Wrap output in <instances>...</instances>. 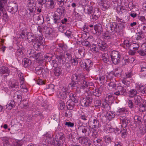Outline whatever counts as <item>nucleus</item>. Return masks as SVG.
I'll return each instance as SVG.
<instances>
[{
  "label": "nucleus",
  "mask_w": 146,
  "mask_h": 146,
  "mask_svg": "<svg viewBox=\"0 0 146 146\" xmlns=\"http://www.w3.org/2000/svg\"><path fill=\"white\" fill-rule=\"evenodd\" d=\"M27 35L28 42H32L35 49L38 50H40L44 41V38L42 35L35 36L31 33H28Z\"/></svg>",
  "instance_id": "nucleus-1"
},
{
  "label": "nucleus",
  "mask_w": 146,
  "mask_h": 146,
  "mask_svg": "<svg viewBox=\"0 0 146 146\" xmlns=\"http://www.w3.org/2000/svg\"><path fill=\"white\" fill-rule=\"evenodd\" d=\"M57 96L60 99L65 100L69 96L70 99L69 100L75 102H77L76 98V95L73 93H71L68 88L66 86H63L58 91L57 94Z\"/></svg>",
  "instance_id": "nucleus-2"
},
{
  "label": "nucleus",
  "mask_w": 146,
  "mask_h": 146,
  "mask_svg": "<svg viewBox=\"0 0 146 146\" xmlns=\"http://www.w3.org/2000/svg\"><path fill=\"white\" fill-rule=\"evenodd\" d=\"M90 132V129L87 126H80L78 128V134L80 137H84L89 135Z\"/></svg>",
  "instance_id": "nucleus-3"
},
{
  "label": "nucleus",
  "mask_w": 146,
  "mask_h": 146,
  "mask_svg": "<svg viewBox=\"0 0 146 146\" xmlns=\"http://www.w3.org/2000/svg\"><path fill=\"white\" fill-rule=\"evenodd\" d=\"M53 22L56 25H60L61 23L62 24L66 25V23L68 21L67 18H62L56 14H54L53 17Z\"/></svg>",
  "instance_id": "nucleus-4"
},
{
  "label": "nucleus",
  "mask_w": 146,
  "mask_h": 146,
  "mask_svg": "<svg viewBox=\"0 0 146 146\" xmlns=\"http://www.w3.org/2000/svg\"><path fill=\"white\" fill-rule=\"evenodd\" d=\"M93 65V62L89 59L82 60L81 61V67L87 71L89 72L90 69Z\"/></svg>",
  "instance_id": "nucleus-5"
},
{
  "label": "nucleus",
  "mask_w": 146,
  "mask_h": 146,
  "mask_svg": "<svg viewBox=\"0 0 146 146\" xmlns=\"http://www.w3.org/2000/svg\"><path fill=\"white\" fill-rule=\"evenodd\" d=\"M88 123L94 129H98L101 126L97 118L93 115L89 118Z\"/></svg>",
  "instance_id": "nucleus-6"
},
{
  "label": "nucleus",
  "mask_w": 146,
  "mask_h": 146,
  "mask_svg": "<svg viewBox=\"0 0 146 146\" xmlns=\"http://www.w3.org/2000/svg\"><path fill=\"white\" fill-rule=\"evenodd\" d=\"M88 123L94 129H98L101 126L97 118L93 115L89 118Z\"/></svg>",
  "instance_id": "nucleus-7"
},
{
  "label": "nucleus",
  "mask_w": 146,
  "mask_h": 146,
  "mask_svg": "<svg viewBox=\"0 0 146 146\" xmlns=\"http://www.w3.org/2000/svg\"><path fill=\"white\" fill-rule=\"evenodd\" d=\"M27 7V18L29 19H31L35 13L36 7L34 5L32 4L31 1L29 3Z\"/></svg>",
  "instance_id": "nucleus-8"
},
{
  "label": "nucleus",
  "mask_w": 146,
  "mask_h": 146,
  "mask_svg": "<svg viewBox=\"0 0 146 146\" xmlns=\"http://www.w3.org/2000/svg\"><path fill=\"white\" fill-rule=\"evenodd\" d=\"M119 27L117 23L115 22L111 23L107 26L106 29L110 33H112L113 34L116 32L119 31Z\"/></svg>",
  "instance_id": "nucleus-9"
},
{
  "label": "nucleus",
  "mask_w": 146,
  "mask_h": 146,
  "mask_svg": "<svg viewBox=\"0 0 146 146\" xmlns=\"http://www.w3.org/2000/svg\"><path fill=\"white\" fill-rule=\"evenodd\" d=\"M93 100L92 97H86L81 99L80 103L82 106L84 107H86L91 105Z\"/></svg>",
  "instance_id": "nucleus-10"
},
{
  "label": "nucleus",
  "mask_w": 146,
  "mask_h": 146,
  "mask_svg": "<svg viewBox=\"0 0 146 146\" xmlns=\"http://www.w3.org/2000/svg\"><path fill=\"white\" fill-rule=\"evenodd\" d=\"M46 30L44 32L45 36L48 39L51 40L53 37L55 36L56 33L52 29L47 27H46Z\"/></svg>",
  "instance_id": "nucleus-11"
},
{
  "label": "nucleus",
  "mask_w": 146,
  "mask_h": 146,
  "mask_svg": "<svg viewBox=\"0 0 146 146\" xmlns=\"http://www.w3.org/2000/svg\"><path fill=\"white\" fill-rule=\"evenodd\" d=\"M10 69L7 66H2L0 67V74L1 76L6 78L10 74Z\"/></svg>",
  "instance_id": "nucleus-12"
},
{
  "label": "nucleus",
  "mask_w": 146,
  "mask_h": 146,
  "mask_svg": "<svg viewBox=\"0 0 146 146\" xmlns=\"http://www.w3.org/2000/svg\"><path fill=\"white\" fill-rule=\"evenodd\" d=\"M22 92L19 90L15 92L13 96V100L16 103L18 104H20L22 100Z\"/></svg>",
  "instance_id": "nucleus-13"
},
{
  "label": "nucleus",
  "mask_w": 146,
  "mask_h": 146,
  "mask_svg": "<svg viewBox=\"0 0 146 146\" xmlns=\"http://www.w3.org/2000/svg\"><path fill=\"white\" fill-rule=\"evenodd\" d=\"M78 140L80 143L85 146H89L91 144L90 140L86 136L82 137H80L78 138Z\"/></svg>",
  "instance_id": "nucleus-14"
},
{
  "label": "nucleus",
  "mask_w": 146,
  "mask_h": 146,
  "mask_svg": "<svg viewBox=\"0 0 146 146\" xmlns=\"http://www.w3.org/2000/svg\"><path fill=\"white\" fill-rule=\"evenodd\" d=\"M114 94L117 96H125L127 94L126 90L122 86H120L117 87V91L114 92Z\"/></svg>",
  "instance_id": "nucleus-15"
},
{
  "label": "nucleus",
  "mask_w": 146,
  "mask_h": 146,
  "mask_svg": "<svg viewBox=\"0 0 146 146\" xmlns=\"http://www.w3.org/2000/svg\"><path fill=\"white\" fill-rule=\"evenodd\" d=\"M18 9V5L14 3H12L11 5L9 6L7 8V10L12 14L15 13L17 11Z\"/></svg>",
  "instance_id": "nucleus-16"
},
{
  "label": "nucleus",
  "mask_w": 146,
  "mask_h": 146,
  "mask_svg": "<svg viewBox=\"0 0 146 146\" xmlns=\"http://www.w3.org/2000/svg\"><path fill=\"white\" fill-rule=\"evenodd\" d=\"M100 8L103 11H105L110 6V3L107 1L101 0L99 3Z\"/></svg>",
  "instance_id": "nucleus-17"
},
{
  "label": "nucleus",
  "mask_w": 146,
  "mask_h": 146,
  "mask_svg": "<svg viewBox=\"0 0 146 146\" xmlns=\"http://www.w3.org/2000/svg\"><path fill=\"white\" fill-rule=\"evenodd\" d=\"M100 13L99 12L98 9L97 8H95L93 13V14L90 16L91 21H94L98 19L100 17Z\"/></svg>",
  "instance_id": "nucleus-18"
},
{
  "label": "nucleus",
  "mask_w": 146,
  "mask_h": 146,
  "mask_svg": "<svg viewBox=\"0 0 146 146\" xmlns=\"http://www.w3.org/2000/svg\"><path fill=\"white\" fill-rule=\"evenodd\" d=\"M120 119L122 128H125L130 122V120L128 118L125 116H121Z\"/></svg>",
  "instance_id": "nucleus-19"
},
{
  "label": "nucleus",
  "mask_w": 146,
  "mask_h": 146,
  "mask_svg": "<svg viewBox=\"0 0 146 146\" xmlns=\"http://www.w3.org/2000/svg\"><path fill=\"white\" fill-rule=\"evenodd\" d=\"M36 73L38 75H40L41 77L45 76L46 75V72L45 70L42 67L39 66L35 68Z\"/></svg>",
  "instance_id": "nucleus-20"
},
{
  "label": "nucleus",
  "mask_w": 146,
  "mask_h": 146,
  "mask_svg": "<svg viewBox=\"0 0 146 146\" xmlns=\"http://www.w3.org/2000/svg\"><path fill=\"white\" fill-rule=\"evenodd\" d=\"M145 129L143 125H141L139 126V129L137 131V134L139 137H142L146 133Z\"/></svg>",
  "instance_id": "nucleus-21"
},
{
  "label": "nucleus",
  "mask_w": 146,
  "mask_h": 146,
  "mask_svg": "<svg viewBox=\"0 0 146 146\" xmlns=\"http://www.w3.org/2000/svg\"><path fill=\"white\" fill-rule=\"evenodd\" d=\"M135 88L137 90H139L141 93L143 94H146V86H143L139 83L135 84Z\"/></svg>",
  "instance_id": "nucleus-22"
},
{
  "label": "nucleus",
  "mask_w": 146,
  "mask_h": 146,
  "mask_svg": "<svg viewBox=\"0 0 146 146\" xmlns=\"http://www.w3.org/2000/svg\"><path fill=\"white\" fill-rule=\"evenodd\" d=\"M117 12L121 16H123L127 11L126 7L124 6H119L117 8Z\"/></svg>",
  "instance_id": "nucleus-23"
},
{
  "label": "nucleus",
  "mask_w": 146,
  "mask_h": 146,
  "mask_svg": "<svg viewBox=\"0 0 146 146\" xmlns=\"http://www.w3.org/2000/svg\"><path fill=\"white\" fill-rule=\"evenodd\" d=\"M94 29L96 33L98 35H100L103 31L102 25L100 24H97L94 26Z\"/></svg>",
  "instance_id": "nucleus-24"
},
{
  "label": "nucleus",
  "mask_w": 146,
  "mask_h": 146,
  "mask_svg": "<svg viewBox=\"0 0 146 146\" xmlns=\"http://www.w3.org/2000/svg\"><path fill=\"white\" fill-rule=\"evenodd\" d=\"M77 102L71 100H68L66 103L67 109L68 110H73L76 106V104Z\"/></svg>",
  "instance_id": "nucleus-25"
},
{
  "label": "nucleus",
  "mask_w": 146,
  "mask_h": 146,
  "mask_svg": "<svg viewBox=\"0 0 146 146\" xmlns=\"http://www.w3.org/2000/svg\"><path fill=\"white\" fill-rule=\"evenodd\" d=\"M68 46L64 44H58V48L59 51V53L65 52L68 49Z\"/></svg>",
  "instance_id": "nucleus-26"
},
{
  "label": "nucleus",
  "mask_w": 146,
  "mask_h": 146,
  "mask_svg": "<svg viewBox=\"0 0 146 146\" xmlns=\"http://www.w3.org/2000/svg\"><path fill=\"white\" fill-rule=\"evenodd\" d=\"M55 86L52 84H49L44 89L45 92H48L49 94H51L54 93V91Z\"/></svg>",
  "instance_id": "nucleus-27"
},
{
  "label": "nucleus",
  "mask_w": 146,
  "mask_h": 146,
  "mask_svg": "<svg viewBox=\"0 0 146 146\" xmlns=\"http://www.w3.org/2000/svg\"><path fill=\"white\" fill-rule=\"evenodd\" d=\"M81 83V85L80 88L82 89H84L88 86H92L93 84L92 82H89L84 80H83Z\"/></svg>",
  "instance_id": "nucleus-28"
},
{
  "label": "nucleus",
  "mask_w": 146,
  "mask_h": 146,
  "mask_svg": "<svg viewBox=\"0 0 146 146\" xmlns=\"http://www.w3.org/2000/svg\"><path fill=\"white\" fill-rule=\"evenodd\" d=\"M128 113V110L125 107L119 108L116 112L117 115H122L123 114H126Z\"/></svg>",
  "instance_id": "nucleus-29"
},
{
  "label": "nucleus",
  "mask_w": 146,
  "mask_h": 146,
  "mask_svg": "<svg viewBox=\"0 0 146 146\" xmlns=\"http://www.w3.org/2000/svg\"><path fill=\"white\" fill-rule=\"evenodd\" d=\"M138 92L135 89H130L128 92L129 97L131 98H133L136 96Z\"/></svg>",
  "instance_id": "nucleus-30"
},
{
  "label": "nucleus",
  "mask_w": 146,
  "mask_h": 146,
  "mask_svg": "<svg viewBox=\"0 0 146 146\" xmlns=\"http://www.w3.org/2000/svg\"><path fill=\"white\" fill-rule=\"evenodd\" d=\"M72 76H74L76 78L75 82H76L78 83V82L81 83L82 81L84 80V76L81 74H74Z\"/></svg>",
  "instance_id": "nucleus-31"
},
{
  "label": "nucleus",
  "mask_w": 146,
  "mask_h": 146,
  "mask_svg": "<svg viewBox=\"0 0 146 146\" xmlns=\"http://www.w3.org/2000/svg\"><path fill=\"white\" fill-rule=\"evenodd\" d=\"M131 43V42L129 40H126L124 41L123 43L121 44L120 45L126 49H130Z\"/></svg>",
  "instance_id": "nucleus-32"
},
{
  "label": "nucleus",
  "mask_w": 146,
  "mask_h": 146,
  "mask_svg": "<svg viewBox=\"0 0 146 146\" xmlns=\"http://www.w3.org/2000/svg\"><path fill=\"white\" fill-rule=\"evenodd\" d=\"M98 44L100 50L102 51H103L105 50L106 44L105 42L103 41L102 40H101L98 43Z\"/></svg>",
  "instance_id": "nucleus-33"
},
{
  "label": "nucleus",
  "mask_w": 146,
  "mask_h": 146,
  "mask_svg": "<svg viewBox=\"0 0 146 146\" xmlns=\"http://www.w3.org/2000/svg\"><path fill=\"white\" fill-rule=\"evenodd\" d=\"M65 11L64 7L62 6H59L56 9V11L61 17L65 15Z\"/></svg>",
  "instance_id": "nucleus-34"
},
{
  "label": "nucleus",
  "mask_w": 146,
  "mask_h": 146,
  "mask_svg": "<svg viewBox=\"0 0 146 146\" xmlns=\"http://www.w3.org/2000/svg\"><path fill=\"white\" fill-rule=\"evenodd\" d=\"M44 54L43 52L36 53L34 58L38 61H42L43 59Z\"/></svg>",
  "instance_id": "nucleus-35"
},
{
  "label": "nucleus",
  "mask_w": 146,
  "mask_h": 146,
  "mask_svg": "<svg viewBox=\"0 0 146 146\" xmlns=\"http://www.w3.org/2000/svg\"><path fill=\"white\" fill-rule=\"evenodd\" d=\"M23 47L22 45L19 46L16 53V55H18L20 58L22 57L23 54Z\"/></svg>",
  "instance_id": "nucleus-36"
},
{
  "label": "nucleus",
  "mask_w": 146,
  "mask_h": 146,
  "mask_svg": "<svg viewBox=\"0 0 146 146\" xmlns=\"http://www.w3.org/2000/svg\"><path fill=\"white\" fill-rule=\"evenodd\" d=\"M102 90L101 88L96 89L93 91V95L96 96L100 97L101 95Z\"/></svg>",
  "instance_id": "nucleus-37"
},
{
  "label": "nucleus",
  "mask_w": 146,
  "mask_h": 146,
  "mask_svg": "<svg viewBox=\"0 0 146 146\" xmlns=\"http://www.w3.org/2000/svg\"><path fill=\"white\" fill-rule=\"evenodd\" d=\"M142 119V117L138 115H135L134 118V120L135 123L136 124V126H137V125H142L141 124V120Z\"/></svg>",
  "instance_id": "nucleus-38"
},
{
  "label": "nucleus",
  "mask_w": 146,
  "mask_h": 146,
  "mask_svg": "<svg viewBox=\"0 0 146 146\" xmlns=\"http://www.w3.org/2000/svg\"><path fill=\"white\" fill-rule=\"evenodd\" d=\"M56 139H57V140H56V142L58 141V142L60 143V142L61 144L63 142L62 140L64 137V134L62 133H60L56 135Z\"/></svg>",
  "instance_id": "nucleus-39"
},
{
  "label": "nucleus",
  "mask_w": 146,
  "mask_h": 146,
  "mask_svg": "<svg viewBox=\"0 0 146 146\" xmlns=\"http://www.w3.org/2000/svg\"><path fill=\"white\" fill-rule=\"evenodd\" d=\"M16 103L13 100H11L9 102H8L6 106V109L8 110H10L15 107V104Z\"/></svg>",
  "instance_id": "nucleus-40"
},
{
  "label": "nucleus",
  "mask_w": 146,
  "mask_h": 146,
  "mask_svg": "<svg viewBox=\"0 0 146 146\" xmlns=\"http://www.w3.org/2000/svg\"><path fill=\"white\" fill-rule=\"evenodd\" d=\"M105 100L109 103H112L114 100L113 94H110L107 95L106 98Z\"/></svg>",
  "instance_id": "nucleus-41"
},
{
  "label": "nucleus",
  "mask_w": 146,
  "mask_h": 146,
  "mask_svg": "<svg viewBox=\"0 0 146 146\" xmlns=\"http://www.w3.org/2000/svg\"><path fill=\"white\" fill-rule=\"evenodd\" d=\"M122 72V70L121 69L117 68L114 70L112 72V74L113 75L116 77L121 75Z\"/></svg>",
  "instance_id": "nucleus-42"
},
{
  "label": "nucleus",
  "mask_w": 146,
  "mask_h": 146,
  "mask_svg": "<svg viewBox=\"0 0 146 146\" xmlns=\"http://www.w3.org/2000/svg\"><path fill=\"white\" fill-rule=\"evenodd\" d=\"M59 55H57L55 56L56 59L58 60L59 62H61V60L65 59L66 57L63 53H59Z\"/></svg>",
  "instance_id": "nucleus-43"
},
{
  "label": "nucleus",
  "mask_w": 146,
  "mask_h": 146,
  "mask_svg": "<svg viewBox=\"0 0 146 146\" xmlns=\"http://www.w3.org/2000/svg\"><path fill=\"white\" fill-rule=\"evenodd\" d=\"M76 78L74 76H71V81L69 85L70 87L74 88L76 84H78L76 82H75V80H76Z\"/></svg>",
  "instance_id": "nucleus-44"
},
{
  "label": "nucleus",
  "mask_w": 146,
  "mask_h": 146,
  "mask_svg": "<svg viewBox=\"0 0 146 146\" xmlns=\"http://www.w3.org/2000/svg\"><path fill=\"white\" fill-rule=\"evenodd\" d=\"M84 10L86 11V13L88 14H90L93 12V8L91 5H88L85 6Z\"/></svg>",
  "instance_id": "nucleus-45"
},
{
  "label": "nucleus",
  "mask_w": 146,
  "mask_h": 146,
  "mask_svg": "<svg viewBox=\"0 0 146 146\" xmlns=\"http://www.w3.org/2000/svg\"><path fill=\"white\" fill-rule=\"evenodd\" d=\"M80 59L78 58L75 57L73 58H71V60H70V61L73 66H77L78 64V61Z\"/></svg>",
  "instance_id": "nucleus-46"
},
{
  "label": "nucleus",
  "mask_w": 146,
  "mask_h": 146,
  "mask_svg": "<svg viewBox=\"0 0 146 146\" xmlns=\"http://www.w3.org/2000/svg\"><path fill=\"white\" fill-rule=\"evenodd\" d=\"M24 67L26 68L30 66L32 63L31 61L28 58H25L23 61Z\"/></svg>",
  "instance_id": "nucleus-47"
},
{
  "label": "nucleus",
  "mask_w": 146,
  "mask_h": 146,
  "mask_svg": "<svg viewBox=\"0 0 146 146\" xmlns=\"http://www.w3.org/2000/svg\"><path fill=\"white\" fill-rule=\"evenodd\" d=\"M19 83L18 82L12 84L10 86L12 90L14 91L18 90L19 89Z\"/></svg>",
  "instance_id": "nucleus-48"
},
{
  "label": "nucleus",
  "mask_w": 146,
  "mask_h": 146,
  "mask_svg": "<svg viewBox=\"0 0 146 146\" xmlns=\"http://www.w3.org/2000/svg\"><path fill=\"white\" fill-rule=\"evenodd\" d=\"M139 46V44L138 43H131L129 49L131 50H133V51H135L138 49Z\"/></svg>",
  "instance_id": "nucleus-49"
},
{
  "label": "nucleus",
  "mask_w": 146,
  "mask_h": 146,
  "mask_svg": "<svg viewBox=\"0 0 146 146\" xmlns=\"http://www.w3.org/2000/svg\"><path fill=\"white\" fill-rule=\"evenodd\" d=\"M47 3L50 8L53 9L55 7V0H48Z\"/></svg>",
  "instance_id": "nucleus-50"
},
{
  "label": "nucleus",
  "mask_w": 146,
  "mask_h": 146,
  "mask_svg": "<svg viewBox=\"0 0 146 146\" xmlns=\"http://www.w3.org/2000/svg\"><path fill=\"white\" fill-rule=\"evenodd\" d=\"M103 139L106 145H108L111 142V139L109 135H104L103 137Z\"/></svg>",
  "instance_id": "nucleus-51"
},
{
  "label": "nucleus",
  "mask_w": 146,
  "mask_h": 146,
  "mask_svg": "<svg viewBox=\"0 0 146 146\" xmlns=\"http://www.w3.org/2000/svg\"><path fill=\"white\" fill-rule=\"evenodd\" d=\"M134 103L136 105H140L141 103L142 98L141 96L139 95L137 96L134 98Z\"/></svg>",
  "instance_id": "nucleus-52"
},
{
  "label": "nucleus",
  "mask_w": 146,
  "mask_h": 146,
  "mask_svg": "<svg viewBox=\"0 0 146 146\" xmlns=\"http://www.w3.org/2000/svg\"><path fill=\"white\" fill-rule=\"evenodd\" d=\"M121 56H117V58L113 57L111 58V61L113 64L115 65L118 64L120 62Z\"/></svg>",
  "instance_id": "nucleus-53"
},
{
  "label": "nucleus",
  "mask_w": 146,
  "mask_h": 146,
  "mask_svg": "<svg viewBox=\"0 0 146 146\" xmlns=\"http://www.w3.org/2000/svg\"><path fill=\"white\" fill-rule=\"evenodd\" d=\"M56 25L57 26V28H58L59 31L63 33L66 29V25H63L60 24V25Z\"/></svg>",
  "instance_id": "nucleus-54"
},
{
  "label": "nucleus",
  "mask_w": 146,
  "mask_h": 146,
  "mask_svg": "<svg viewBox=\"0 0 146 146\" xmlns=\"http://www.w3.org/2000/svg\"><path fill=\"white\" fill-rule=\"evenodd\" d=\"M145 36L144 34L140 32L136 33V39L137 40H141Z\"/></svg>",
  "instance_id": "nucleus-55"
},
{
  "label": "nucleus",
  "mask_w": 146,
  "mask_h": 146,
  "mask_svg": "<svg viewBox=\"0 0 146 146\" xmlns=\"http://www.w3.org/2000/svg\"><path fill=\"white\" fill-rule=\"evenodd\" d=\"M78 52L81 57H83L85 56V50L83 47H80L78 49Z\"/></svg>",
  "instance_id": "nucleus-56"
},
{
  "label": "nucleus",
  "mask_w": 146,
  "mask_h": 146,
  "mask_svg": "<svg viewBox=\"0 0 146 146\" xmlns=\"http://www.w3.org/2000/svg\"><path fill=\"white\" fill-rule=\"evenodd\" d=\"M139 110L142 112L145 111L146 110V101L143 100V103L139 105Z\"/></svg>",
  "instance_id": "nucleus-57"
},
{
  "label": "nucleus",
  "mask_w": 146,
  "mask_h": 146,
  "mask_svg": "<svg viewBox=\"0 0 146 146\" xmlns=\"http://www.w3.org/2000/svg\"><path fill=\"white\" fill-rule=\"evenodd\" d=\"M94 143L95 145L97 146H102L103 144V141L101 139H97L94 140Z\"/></svg>",
  "instance_id": "nucleus-58"
},
{
  "label": "nucleus",
  "mask_w": 146,
  "mask_h": 146,
  "mask_svg": "<svg viewBox=\"0 0 146 146\" xmlns=\"http://www.w3.org/2000/svg\"><path fill=\"white\" fill-rule=\"evenodd\" d=\"M94 104L96 108H99L101 106V101L100 99H96Z\"/></svg>",
  "instance_id": "nucleus-59"
},
{
  "label": "nucleus",
  "mask_w": 146,
  "mask_h": 146,
  "mask_svg": "<svg viewBox=\"0 0 146 146\" xmlns=\"http://www.w3.org/2000/svg\"><path fill=\"white\" fill-rule=\"evenodd\" d=\"M61 68L59 67L55 68L54 70V73L55 76H59L61 73Z\"/></svg>",
  "instance_id": "nucleus-60"
},
{
  "label": "nucleus",
  "mask_w": 146,
  "mask_h": 146,
  "mask_svg": "<svg viewBox=\"0 0 146 146\" xmlns=\"http://www.w3.org/2000/svg\"><path fill=\"white\" fill-rule=\"evenodd\" d=\"M101 60L105 63H107L108 61V56L107 54L104 53L101 56Z\"/></svg>",
  "instance_id": "nucleus-61"
},
{
  "label": "nucleus",
  "mask_w": 146,
  "mask_h": 146,
  "mask_svg": "<svg viewBox=\"0 0 146 146\" xmlns=\"http://www.w3.org/2000/svg\"><path fill=\"white\" fill-rule=\"evenodd\" d=\"M121 3V0H112L111 4L113 5L114 6L118 7L120 6Z\"/></svg>",
  "instance_id": "nucleus-62"
},
{
  "label": "nucleus",
  "mask_w": 146,
  "mask_h": 146,
  "mask_svg": "<svg viewBox=\"0 0 146 146\" xmlns=\"http://www.w3.org/2000/svg\"><path fill=\"white\" fill-rule=\"evenodd\" d=\"M140 30L141 31L140 32L144 34L146 33V24L142 23L140 26Z\"/></svg>",
  "instance_id": "nucleus-63"
},
{
  "label": "nucleus",
  "mask_w": 146,
  "mask_h": 146,
  "mask_svg": "<svg viewBox=\"0 0 146 146\" xmlns=\"http://www.w3.org/2000/svg\"><path fill=\"white\" fill-rule=\"evenodd\" d=\"M121 56L120 53L117 51H113L111 53V58L115 57L117 58V56Z\"/></svg>",
  "instance_id": "nucleus-64"
}]
</instances>
